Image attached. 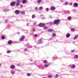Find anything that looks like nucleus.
I'll list each match as a JSON object with an SVG mask.
<instances>
[{"mask_svg": "<svg viewBox=\"0 0 78 78\" xmlns=\"http://www.w3.org/2000/svg\"><path fill=\"white\" fill-rule=\"evenodd\" d=\"M66 12H67L68 13H70V11L69 10H67L66 11Z\"/></svg>", "mask_w": 78, "mask_h": 78, "instance_id": "obj_40", "label": "nucleus"}, {"mask_svg": "<svg viewBox=\"0 0 78 78\" xmlns=\"http://www.w3.org/2000/svg\"><path fill=\"white\" fill-rule=\"evenodd\" d=\"M52 36L53 37H55L56 36V34L55 33H53L52 34Z\"/></svg>", "mask_w": 78, "mask_h": 78, "instance_id": "obj_24", "label": "nucleus"}, {"mask_svg": "<svg viewBox=\"0 0 78 78\" xmlns=\"http://www.w3.org/2000/svg\"><path fill=\"white\" fill-rule=\"evenodd\" d=\"M32 31H33V32H35V31H36V29H35L33 28V29H32Z\"/></svg>", "mask_w": 78, "mask_h": 78, "instance_id": "obj_32", "label": "nucleus"}, {"mask_svg": "<svg viewBox=\"0 0 78 78\" xmlns=\"http://www.w3.org/2000/svg\"><path fill=\"white\" fill-rule=\"evenodd\" d=\"M47 62H47V60H44V63H45L46 64V63H47Z\"/></svg>", "mask_w": 78, "mask_h": 78, "instance_id": "obj_29", "label": "nucleus"}, {"mask_svg": "<svg viewBox=\"0 0 78 78\" xmlns=\"http://www.w3.org/2000/svg\"><path fill=\"white\" fill-rule=\"evenodd\" d=\"M43 28L44 30H47V28H48V27H47V26H44V27Z\"/></svg>", "mask_w": 78, "mask_h": 78, "instance_id": "obj_20", "label": "nucleus"}, {"mask_svg": "<svg viewBox=\"0 0 78 78\" xmlns=\"http://www.w3.org/2000/svg\"><path fill=\"white\" fill-rule=\"evenodd\" d=\"M67 4H68V2H65V5H67Z\"/></svg>", "mask_w": 78, "mask_h": 78, "instance_id": "obj_42", "label": "nucleus"}, {"mask_svg": "<svg viewBox=\"0 0 78 78\" xmlns=\"http://www.w3.org/2000/svg\"><path fill=\"white\" fill-rule=\"evenodd\" d=\"M42 1V0H39L37 1V3H40Z\"/></svg>", "mask_w": 78, "mask_h": 78, "instance_id": "obj_23", "label": "nucleus"}, {"mask_svg": "<svg viewBox=\"0 0 78 78\" xmlns=\"http://www.w3.org/2000/svg\"><path fill=\"white\" fill-rule=\"evenodd\" d=\"M26 45H27V47H28V48H32V46L30 45V44H26Z\"/></svg>", "mask_w": 78, "mask_h": 78, "instance_id": "obj_7", "label": "nucleus"}, {"mask_svg": "<svg viewBox=\"0 0 78 78\" xmlns=\"http://www.w3.org/2000/svg\"><path fill=\"white\" fill-rule=\"evenodd\" d=\"M35 24H36V23H34V25H35Z\"/></svg>", "mask_w": 78, "mask_h": 78, "instance_id": "obj_49", "label": "nucleus"}, {"mask_svg": "<svg viewBox=\"0 0 78 78\" xmlns=\"http://www.w3.org/2000/svg\"><path fill=\"white\" fill-rule=\"evenodd\" d=\"M43 9V7H42V6H40L39 8V10L40 11H41V10H42V9Z\"/></svg>", "mask_w": 78, "mask_h": 78, "instance_id": "obj_14", "label": "nucleus"}, {"mask_svg": "<svg viewBox=\"0 0 78 78\" xmlns=\"http://www.w3.org/2000/svg\"><path fill=\"white\" fill-rule=\"evenodd\" d=\"M67 19L68 20H72V17L71 16L67 17Z\"/></svg>", "mask_w": 78, "mask_h": 78, "instance_id": "obj_11", "label": "nucleus"}, {"mask_svg": "<svg viewBox=\"0 0 78 78\" xmlns=\"http://www.w3.org/2000/svg\"><path fill=\"white\" fill-rule=\"evenodd\" d=\"M22 3L23 4H25V3H27V1H26V0H23L22 1Z\"/></svg>", "mask_w": 78, "mask_h": 78, "instance_id": "obj_16", "label": "nucleus"}, {"mask_svg": "<svg viewBox=\"0 0 78 78\" xmlns=\"http://www.w3.org/2000/svg\"><path fill=\"white\" fill-rule=\"evenodd\" d=\"M15 67V66L14 65H12L10 66V68L12 69H14Z\"/></svg>", "mask_w": 78, "mask_h": 78, "instance_id": "obj_9", "label": "nucleus"}, {"mask_svg": "<svg viewBox=\"0 0 78 78\" xmlns=\"http://www.w3.org/2000/svg\"><path fill=\"white\" fill-rule=\"evenodd\" d=\"M8 43L9 44H12V41H9L8 42Z\"/></svg>", "mask_w": 78, "mask_h": 78, "instance_id": "obj_19", "label": "nucleus"}, {"mask_svg": "<svg viewBox=\"0 0 78 78\" xmlns=\"http://www.w3.org/2000/svg\"><path fill=\"white\" fill-rule=\"evenodd\" d=\"M71 31H75V28H71Z\"/></svg>", "mask_w": 78, "mask_h": 78, "instance_id": "obj_21", "label": "nucleus"}, {"mask_svg": "<svg viewBox=\"0 0 78 78\" xmlns=\"http://www.w3.org/2000/svg\"><path fill=\"white\" fill-rule=\"evenodd\" d=\"M37 34H35L34 35V37H37Z\"/></svg>", "mask_w": 78, "mask_h": 78, "instance_id": "obj_39", "label": "nucleus"}, {"mask_svg": "<svg viewBox=\"0 0 78 78\" xmlns=\"http://www.w3.org/2000/svg\"><path fill=\"white\" fill-rule=\"evenodd\" d=\"M48 78H51V77H52V75H48Z\"/></svg>", "mask_w": 78, "mask_h": 78, "instance_id": "obj_30", "label": "nucleus"}, {"mask_svg": "<svg viewBox=\"0 0 78 78\" xmlns=\"http://www.w3.org/2000/svg\"><path fill=\"white\" fill-rule=\"evenodd\" d=\"M75 51V50H72L71 51V53H73V52H74Z\"/></svg>", "mask_w": 78, "mask_h": 78, "instance_id": "obj_44", "label": "nucleus"}, {"mask_svg": "<svg viewBox=\"0 0 78 78\" xmlns=\"http://www.w3.org/2000/svg\"><path fill=\"white\" fill-rule=\"evenodd\" d=\"M73 6L75 7H77L78 6V3H75L73 4Z\"/></svg>", "mask_w": 78, "mask_h": 78, "instance_id": "obj_10", "label": "nucleus"}, {"mask_svg": "<svg viewBox=\"0 0 78 78\" xmlns=\"http://www.w3.org/2000/svg\"><path fill=\"white\" fill-rule=\"evenodd\" d=\"M43 42L42 41V39H40L38 41V44H42V43Z\"/></svg>", "mask_w": 78, "mask_h": 78, "instance_id": "obj_8", "label": "nucleus"}, {"mask_svg": "<svg viewBox=\"0 0 78 78\" xmlns=\"http://www.w3.org/2000/svg\"><path fill=\"white\" fill-rule=\"evenodd\" d=\"M27 76H30V74L29 73H28L27 74Z\"/></svg>", "mask_w": 78, "mask_h": 78, "instance_id": "obj_41", "label": "nucleus"}, {"mask_svg": "<svg viewBox=\"0 0 78 78\" xmlns=\"http://www.w3.org/2000/svg\"><path fill=\"white\" fill-rule=\"evenodd\" d=\"M75 58H78V55H76L75 56Z\"/></svg>", "mask_w": 78, "mask_h": 78, "instance_id": "obj_37", "label": "nucleus"}, {"mask_svg": "<svg viewBox=\"0 0 78 78\" xmlns=\"http://www.w3.org/2000/svg\"><path fill=\"white\" fill-rule=\"evenodd\" d=\"M45 10L47 11H49V9L48 8H46L45 9Z\"/></svg>", "mask_w": 78, "mask_h": 78, "instance_id": "obj_31", "label": "nucleus"}, {"mask_svg": "<svg viewBox=\"0 0 78 78\" xmlns=\"http://www.w3.org/2000/svg\"><path fill=\"white\" fill-rule=\"evenodd\" d=\"M16 14H19L20 13V11L18 10H16L15 12Z\"/></svg>", "mask_w": 78, "mask_h": 78, "instance_id": "obj_6", "label": "nucleus"}, {"mask_svg": "<svg viewBox=\"0 0 78 78\" xmlns=\"http://www.w3.org/2000/svg\"><path fill=\"white\" fill-rule=\"evenodd\" d=\"M11 72V73H12V75H14V74H15V72H14L13 71H12Z\"/></svg>", "mask_w": 78, "mask_h": 78, "instance_id": "obj_28", "label": "nucleus"}, {"mask_svg": "<svg viewBox=\"0 0 78 78\" xmlns=\"http://www.w3.org/2000/svg\"><path fill=\"white\" fill-rule=\"evenodd\" d=\"M60 21V20H59V22Z\"/></svg>", "mask_w": 78, "mask_h": 78, "instance_id": "obj_52", "label": "nucleus"}, {"mask_svg": "<svg viewBox=\"0 0 78 78\" xmlns=\"http://www.w3.org/2000/svg\"><path fill=\"white\" fill-rule=\"evenodd\" d=\"M25 38V36H22V39H23Z\"/></svg>", "mask_w": 78, "mask_h": 78, "instance_id": "obj_35", "label": "nucleus"}, {"mask_svg": "<svg viewBox=\"0 0 78 78\" xmlns=\"http://www.w3.org/2000/svg\"><path fill=\"white\" fill-rule=\"evenodd\" d=\"M78 35H76L75 36V37H74V39H76L77 38H78Z\"/></svg>", "mask_w": 78, "mask_h": 78, "instance_id": "obj_22", "label": "nucleus"}, {"mask_svg": "<svg viewBox=\"0 0 78 78\" xmlns=\"http://www.w3.org/2000/svg\"><path fill=\"white\" fill-rule=\"evenodd\" d=\"M1 38L2 39H5V37L4 36H3L2 37H1Z\"/></svg>", "mask_w": 78, "mask_h": 78, "instance_id": "obj_34", "label": "nucleus"}, {"mask_svg": "<svg viewBox=\"0 0 78 78\" xmlns=\"http://www.w3.org/2000/svg\"><path fill=\"white\" fill-rule=\"evenodd\" d=\"M56 8L54 6H52L50 8V9L51 11H55Z\"/></svg>", "mask_w": 78, "mask_h": 78, "instance_id": "obj_5", "label": "nucleus"}, {"mask_svg": "<svg viewBox=\"0 0 78 78\" xmlns=\"http://www.w3.org/2000/svg\"><path fill=\"white\" fill-rule=\"evenodd\" d=\"M15 4L16 2L14 1H13L10 3V5H11L12 6H14V5H15Z\"/></svg>", "mask_w": 78, "mask_h": 78, "instance_id": "obj_3", "label": "nucleus"}, {"mask_svg": "<svg viewBox=\"0 0 78 78\" xmlns=\"http://www.w3.org/2000/svg\"><path fill=\"white\" fill-rule=\"evenodd\" d=\"M71 67L72 69H74L75 68V65L74 64L72 65L71 66Z\"/></svg>", "mask_w": 78, "mask_h": 78, "instance_id": "obj_15", "label": "nucleus"}, {"mask_svg": "<svg viewBox=\"0 0 78 78\" xmlns=\"http://www.w3.org/2000/svg\"><path fill=\"white\" fill-rule=\"evenodd\" d=\"M49 18H51V16H50Z\"/></svg>", "mask_w": 78, "mask_h": 78, "instance_id": "obj_47", "label": "nucleus"}, {"mask_svg": "<svg viewBox=\"0 0 78 78\" xmlns=\"http://www.w3.org/2000/svg\"><path fill=\"white\" fill-rule=\"evenodd\" d=\"M53 31V29H50L48 30V31L49 32H51V31Z\"/></svg>", "mask_w": 78, "mask_h": 78, "instance_id": "obj_17", "label": "nucleus"}, {"mask_svg": "<svg viewBox=\"0 0 78 78\" xmlns=\"http://www.w3.org/2000/svg\"><path fill=\"white\" fill-rule=\"evenodd\" d=\"M23 5H20V8H22V7H23Z\"/></svg>", "mask_w": 78, "mask_h": 78, "instance_id": "obj_36", "label": "nucleus"}, {"mask_svg": "<svg viewBox=\"0 0 78 78\" xmlns=\"http://www.w3.org/2000/svg\"><path fill=\"white\" fill-rule=\"evenodd\" d=\"M32 19H34L35 18V15H33L32 16Z\"/></svg>", "mask_w": 78, "mask_h": 78, "instance_id": "obj_25", "label": "nucleus"}, {"mask_svg": "<svg viewBox=\"0 0 78 78\" xmlns=\"http://www.w3.org/2000/svg\"><path fill=\"white\" fill-rule=\"evenodd\" d=\"M54 23L55 25H58L59 23V20H56L54 21Z\"/></svg>", "mask_w": 78, "mask_h": 78, "instance_id": "obj_2", "label": "nucleus"}, {"mask_svg": "<svg viewBox=\"0 0 78 78\" xmlns=\"http://www.w3.org/2000/svg\"><path fill=\"white\" fill-rule=\"evenodd\" d=\"M18 34H20V32H18Z\"/></svg>", "mask_w": 78, "mask_h": 78, "instance_id": "obj_50", "label": "nucleus"}, {"mask_svg": "<svg viewBox=\"0 0 78 78\" xmlns=\"http://www.w3.org/2000/svg\"><path fill=\"white\" fill-rule=\"evenodd\" d=\"M7 53H11V51L9 50H8L7 51Z\"/></svg>", "mask_w": 78, "mask_h": 78, "instance_id": "obj_27", "label": "nucleus"}, {"mask_svg": "<svg viewBox=\"0 0 78 78\" xmlns=\"http://www.w3.org/2000/svg\"><path fill=\"white\" fill-rule=\"evenodd\" d=\"M70 5H72V3H70Z\"/></svg>", "mask_w": 78, "mask_h": 78, "instance_id": "obj_48", "label": "nucleus"}, {"mask_svg": "<svg viewBox=\"0 0 78 78\" xmlns=\"http://www.w3.org/2000/svg\"><path fill=\"white\" fill-rule=\"evenodd\" d=\"M48 66H49V65L44 64V67H48Z\"/></svg>", "mask_w": 78, "mask_h": 78, "instance_id": "obj_18", "label": "nucleus"}, {"mask_svg": "<svg viewBox=\"0 0 78 78\" xmlns=\"http://www.w3.org/2000/svg\"><path fill=\"white\" fill-rule=\"evenodd\" d=\"M44 26H45V24L44 23H41L39 24V26L40 27H43Z\"/></svg>", "mask_w": 78, "mask_h": 78, "instance_id": "obj_4", "label": "nucleus"}, {"mask_svg": "<svg viewBox=\"0 0 78 78\" xmlns=\"http://www.w3.org/2000/svg\"><path fill=\"white\" fill-rule=\"evenodd\" d=\"M28 25H29V23H27V26H28Z\"/></svg>", "mask_w": 78, "mask_h": 78, "instance_id": "obj_45", "label": "nucleus"}, {"mask_svg": "<svg viewBox=\"0 0 78 78\" xmlns=\"http://www.w3.org/2000/svg\"><path fill=\"white\" fill-rule=\"evenodd\" d=\"M77 1L78 2V0H77Z\"/></svg>", "mask_w": 78, "mask_h": 78, "instance_id": "obj_54", "label": "nucleus"}, {"mask_svg": "<svg viewBox=\"0 0 78 78\" xmlns=\"http://www.w3.org/2000/svg\"><path fill=\"white\" fill-rule=\"evenodd\" d=\"M35 10H36V11H37V9H38V8L37 7H35L34 8Z\"/></svg>", "mask_w": 78, "mask_h": 78, "instance_id": "obj_33", "label": "nucleus"}, {"mask_svg": "<svg viewBox=\"0 0 78 78\" xmlns=\"http://www.w3.org/2000/svg\"><path fill=\"white\" fill-rule=\"evenodd\" d=\"M66 37H70V34H66Z\"/></svg>", "mask_w": 78, "mask_h": 78, "instance_id": "obj_13", "label": "nucleus"}, {"mask_svg": "<svg viewBox=\"0 0 78 78\" xmlns=\"http://www.w3.org/2000/svg\"><path fill=\"white\" fill-rule=\"evenodd\" d=\"M20 0H17L16 2V6H19V5H20Z\"/></svg>", "mask_w": 78, "mask_h": 78, "instance_id": "obj_1", "label": "nucleus"}, {"mask_svg": "<svg viewBox=\"0 0 78 78\" xmlns=\"http://www.w3.org/2000/svg\"><path fill=\"white\" fill-rule=\"evenodd\" d=\"M5 22H8V20H5Z\"/></svg>", "mask_w": 78, "mask_h": 78, "instance_id": "obj_46", "label": "nucleus"}, {"mask_svg": "<svg viewBox=\"0 0 78 78\" xmlns=\"http://www.w3.org/2000/svg\"><path fill=\"white\" fill-rule=\"evenodd\" d=\"M55 77L56 78H58V74H56V75H55Z\"/></svg>", "mask_w": 78, "mask_h": 78, "instance_id": "obj_38", "label": "nucleus"}, {"mask_svg": "<svg viewBox=\"0 0 78 78\" xmlns=\"http://www.w3.org/2000/svg\"><path fill=\"white\" fill-rule=\"evenodd\" d=\"M19 41H23V39L22 38H20L19 39Z\"/></svg>", "mask_w": 78, "mask_h": 78, "instance_id": "obj_26", "label": "nucleus"}, {"mask_svg": "<svg viewBox=\"0 0 78 78\" xmlns=\"http://www.w3.org/2000/svg\"><path fill=\"white\" fill-rule=\"evenodd\" d=\"M0 66H1V64H0Z\"/></svg>", "mask_w": 78, "mask_h": 78, "instance_id": "obj_53", "label": "nucleus"}, {"mask_svg": "<svg viewBox=\"0 0 78 78\" xmlns=\"http://www.w3.org/2000/svg\"><path fill=\"white\" fill-rule=\"evenodd\" d=\"M20 13L21 14H25V11H21L20 12Z\"/></svg>", "mask_w": 78, "mask_h": 78, "instance_id": "obj_12", "label": "nucleus"}, {"mask_svg": "<svg viewBox=\"0 0 78 78\" xmlns=\"http://www.w3.org/2000/svg\"><path fill=\"white\" fill-rule=\"evenodd\" d=\"M60 1L61 2H64V0H60Z\"/></svg>", "mask_w": 78, "mask_h": 78, "instance_id": "obj_43", "label": "nucleus"}, {"mask_svg": "<svg viewBox=\"0 0 78 78\" xmlns=\"http://www.w3.org/2000/svg\"><path fill=\"white\" fill-rule=\"evenodd\" d=\"M43 78H47L45 77H43Z\"/></svg>", "mask_w": 78, "mask_h": 78, "instance_id": "obj_51", "label": "nucleus"}]
</instances>
